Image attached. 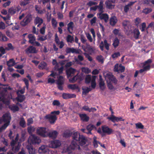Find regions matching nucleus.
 <instances>
[{
	"label": "nucleus",
	"instance_id": "nucleus-1",
	"mask_svg": "<svg viewBox=\"0 0 154 154\" xmlns=\"http://www.w3.org/2000/svg\"><path fill=\"white\" fill-rule=\"evenodd\" d=\"M11 90V88L9 86H7L6 87L0 88V100L6 104H9V101L7 98V91Z\"/></svg>",
	"mask_w": 154,
	"mask_h": 154
},
{
	"label": "nucleus",
	"instance_id": "nucleus-2",
	"mask_svg": "<svg viewBox=\"0 0 154 154\" xmlns=\"http://www.w3.org/2000/svg\"><path fill=\"white\" fill-rule=\"evenodd\" d=\"M72 138L74 140H75L79 142L80 145L82 146L85 145L87 141V138L83 135H81L77 132L73 133L72 135Z\"/></svg>",
	"mask_w": 154,
	"mask_h": 154
},
{
	"label": "nucleus",
	"instance_id": "nucleus-3",
	"mask_svg": "<svg viewBox=\"0 0 154 154\" xmlns=\"http://www.w3.org/2000/svg\"><path fill=\"white\" fill-rule=\"evenodd\" d=\"M60 113L59 111L52 112L51 114L46 116L45 118L51 124H53L57 119V115H59Z\"/></svg>",
	"mask_w": 154,
	"mask_h": 154
},
{
	"label": "nucleus",
	"instance_id": "nucleus-4",
	"mask_svg": "<svg viewBox=\"0 0 154 154\" xmlns=\"http://www.w3.org/2000/svg\"><path fill=\"white\" fill-rule=\"evenodd\" d=\"M96 76H91L90 75H87L85 78V82L88 84L91 82V86L92 88L94 89L96 86Z\"/></svg>",
	"mask_w": 154,
	"mask_h": 154
},
{
	"label": "nucleus",
	"instance_id": "nucleus-5",
	"mask_svg": "<svg viewBox=\"0 0 154 154\" xmlns=\"http://www.w3.org/2000/svg\"><path fill=\"white\" fill-rule=\"evenodd\" d=\"M18 139V135L17 134L15 138V140H12L11 142L12 151L15 152L18 151L20 149V145L19 143H18L17 142Z\"/></svg>",
	"mask_w": 154,
	"mask_h": 154
},
{
	"label": "nucleus",
	"instance_id": "nucleus-6",
	"mask_svg": "<svg viewBox=\"0 0 154 154\" xmlns=\"http://www.w3.org/2000/svg\"><path fill=\"white\" fill-rule=\"evenodd\" d=\"M152 62V61L151 59H149L143 63V68L139 70V73H142L144 72L149 70L150 69V64Z\"/></svg>",
	"mask_w": 154,
	"mask_h": 154
},
{
	"label": "nucleus",
	"instance_id": "nucleus-7",
	"mask_svg": "<svg viewBox=\"0 0 154 154\" xmlns=\"http://www.w3.org/2000/svg\"><path fill=\"white\" fill-rule=\"evenodd\" d=\"M48 129L45 128L38 127L37 129L36 132L37 134L43 137H46L48 134Z\"/></svg>",
	"mask_w": 154,
	"mask_h": 154
},
{
	"label": "nucleus",
	"instance_id": "nucleus-8",
	"mask_svg": "<svg viewBox=\"0 0 154 154\" xmlns=\"http://www.w3.org/2000/svg\"><path fill=\"white\" fill-rule=\"evenodd\" d=\"M11 119V117L9 113L7 112L4 114L2 118H0V124H1L3 122H5V124H7L8 126L10 122V120Z\"/></svg>",
	"mask_w": 154,
	"mask_h": 154
},
{
	"label": "nucleus",
	"instance_id": "nucleus-9",
	"mask_svg": "<svg viewBox=\"0 0 154 154\" xmlns=\"http://www.w3.org/2000/svg\"><path fill=\"white\" fill-rule=\"evenodd\" d=\"M28 141L33 144H38L40 143L41 140L39 137L34 134H32L29 137Z\"/></svg>",
	"mask_w": 154,
	"mask_h": 154
},
{
	"label": "nucleus",
	"instance_id": "nucleus-10",
	"mask_svg": "<svg viewBox=\"0 0 154 154\" xmlns=\"http://www.w3.org/2000/svg\"><path fill=\"white\" fill-rule=\"evenodd\" d=\"M61 144V143L59 140H56L51 141L49 144V146L51 148H56L60 146Z\"/></svg>",
	"mask_w": 154,
	"mask_h": 154
},
{
	"label": "nucleus",
	"instance_id": "nucleus-11",
	"mask_svg": "<svg viewBox=\"0 0 154 154\" xmlns=\"http://www.w3.org/2000/svg\"><path fill=\"white\" fill-rule=\"evenodd\" d=\"M31 17L29 15H28L20 22V24L22 26H24L27 25L31 21Z\"/></svg>",
	"mask_w": 154,
	"mask_h": 154
},
{
	"label": "nucleus",
	"instance_id": "nucleus-12",
	"mask_svg": "<svg viewBox=\"0 0 154 154\" xmlns=\"http://www.w3.org/2000/svg\"><path fill=\"white\" fill-rule=\"evenodd\" d=\"M104 46L107 50L109 49V45L108 43L107 40L106 39L104 40V42L103 41H101L99 45V47L101 51L103 50Z\"/></svg>",
	"mask_w": 154,
	"mask_h": 154
},
{
	"label": "nucleus",
	"instance_id": "nucleus-13",
	"mask_svg": "<svg viewBox=\"0 0 154 154\" xmlns=\"http://www.w3.org/2000/svg\"><path fill=\"white\" fill-rule=\"evenodd\" d=\"M125 70V67L122 66L121 65H119L118 64H116L115 66L114 71L115 72H122L124 71Z\"/></svg>",
	"mask_w": 154,
	"mask_h": 154
},
{
	"label": "nucleus",
	"instance_id": "nucleus-14",
	"mask_svg": "<svg viewBox=\"0 0 154 154\" xmlns=\"http://www.w3.org/2000/svg\"><path fill=\"white\" fill-rule=\"evenodd\" d=\"M82 76L77 74L76 75L72 78H69V81L70 82L74 83L77 80H78L79 82H80L82 81Z\"/></svg>",
	"mask_w": 154,
	"mask_h": 154
},
{
	"label": "nucleus",
	"instance_id": "nucleus-15",
	"mask_svg": "<svg viewBox=\"0 0 154 154\" xmlns=\"http://www.w3.org/2000/svg\"><path fill=\"white\" fill-rule=\"evenodd\" d=\"M107 119L110 120L113 122H118L119 121H124V119H123L122 117H116L113 115H112L110 117H107Z\"/></svg>",
	"mask_w": 154,
	"mask_h": 154
},
{
	"label": "nucleus",
	"instance_id": "nucleus-16",
	"mask_svg": "<svg viewBox=\"0 0 154 154\" xmlns=\"http://www.w3.org/2000/svg\"><path fill=\"white\" fill-rule=\"evenodd\" d=\"M102 129L103 132L106 133L108 135L111 134L113 131L111 128H109L106 125L103 126L102 127Z\"/></svg>",
	"mask_w": 154,
	"mask_h": 154
},
{
	"label": "nucleus",
	"instance_id": "nucleus-17",
	"mask_svg": "<svg viewBox=\"0 0 154 154\" xmlns=\"http://www.w3.org/2000/svg\"><path fill=\"white\" fill-rule=\"evenodd\" d=\"M107 77L115 84L117 83L118 81L116 77L111 73H108L106 74Z\"/></svg>",
	"mask_w": 154,
	"mask_h": 154
},
{
	"label": "nucleus",
	"instance_id": "nucleus-18",
	"mask_svg": "<svg viewBox=\"0 0 154 154\" xmlns=\"http://www.w3.org/2000/svg\"><path fill=\"white\" fill-rule=\"evenodd\" d=\"M74 23L72 21H70L67 24V30L70 34H72L74 30Z\"/></svg>",
	"mask_w": 154,
	"mask_h": 154
},
{
	"label": "nucleus",
	"instance_id": "nucleus-19",
	"mask_svg": "<svg viewBox=\"0 0 154 154\" xmlns=\"http://www.w3.org/2000/svg\"><path fill=\"white\" fill-rule=\"evenodd\" d=\"M76 72L75 69L70 68L66 70V74L68 78L73 75Z\"/></svg>",
	"mask_w": 154,
	"mask_h": 154
},
{
	"label": "nucleus",
	"instance_id": "nucleus-20",
	"mask_svg": "<svg viewBox=\"0 0 154 154\" xmlns=\"http://www.w3.org/2000/svg\"><path fill=\"white\" fill-rule=\"evenodd\" d=\"M98 14L99 18L101 20H103L105 22H107L109 20V17L108 14H102L99 13Z\"/></svg>",
	"mask_w": 154,
	"mask_h": 154
},
{
	"label": "nucleus",
	"instance_id": "nucleus-21",
	"mask_svg": "<svg viewBox=\"0 0 154 154\" xmlns=\"http://www.w3.org/2000/svg\"><path fill=\"white\" fill-rule=\"evenodd\" d=\"M62 96L64 99H68L69 98L75 97L76 95L74 94L63 93L62 94Z\"/></svg>",
	"mask_w": 154,
	"mask_h": 154
},
{
	"label": "nucleus",
	"instance_id": "nucleus-22",
	"mask_svg": "<svg viewBox=\"0 0 154 154\" xmlns=\"http://www.w3.org/2000/svg\"><path fill=\"white\" fill-rule=\"evenodd\" d=\"M20 8L19 6H17L15 8H11L8 10L9 13L11 14H13L15 13L16 12L19 11Z\"/></svg>",
	"mask_w": 154,
	"mask_h": 154
},
{
	"label": "nucleus",
	"instance_id": "nucleus-23",
	"mask_svg": "<svg viewBox=\"0 0 154 154\" xmlns=\"http://www.w3.org/2000/svg\"><path fill=\"white\" fill-rule=\"evenodd\" d=\"M37 51L36 49L35 48L32 46H30L27 48L26 50L27 53H36Z\"/></svg>",
	"mask_w": 154,
	"mask_h": 154
},
{
	"label": "nucleus",
	"instance_id": "nucleus-24",
	"mask_svg": "<svg viewBox=\"0 0 154 154\" xmlns=\"http://www.w3.org/2000/svg\"><path fill=\"white\" fill-rule=\"evenodd\" d=\"M81 120L84 122H87L89 119V117L85 114H79Z\"/></svg>",
	"mask_w": 154,
	"mask_h": 154
},
{
	"label": "nucleus",
	"instance_id": "nucleus-25",
	"mask_svg": "<svg viewBox=\"0 0 154 154\" xmlns=\"http://www.w3.org/2000/svg\"><path fill=\"white\" fill-rule=\"evenodd\" d=\"M136 2H129L127 5H125L124 7V11L127 13L129 11L131 7Z\"/></svg>",
	"mask_w": 154,
	"mask_h": 154
},
{
	"label": "nucleus",
	"instance_id": "nucleus-26",
	"mask_svg": "<svg viewBox=\"0 0 154 154\" xmlns=\"http://www.w3.org/2000/svg\"><path fill=\"white\" fill-rule=\"evenodd\" d=\"M70 148L72 149H80V147L79 145L77 144L75 142L72 141L70 146Z\"/></svg>",
	"mask_w": 154,
	"mask_h": 154
},
{
	"label": "nucleus",
	"instance_id": "nucleus-27",
	"mask_svg": "<svg viewBox=\"0 0 154 154\" xmlns=\"http://www.w3.org/2000/svg\"><path fill=\"white\" fill-rule=\"evenodd\" d=\"M118 21L117 18L115 16L112 17L110 19V24L112 26L116 25Z\"/></svg>",
	"mask_w": 154,
	"mask_h": 154
},
{
	"label": "nucleus",
	"instance_id": "nucleus-28",
	"mask_svg": "<svg viewBox=\"0 0 154 154\" xmlns=\"http://www.w3.org/2000/svg\"><path fill=\"white\" fill-rule=\"evenodd\" d=\"M27 148L28 150L29 153V154H35V149L33 148L32 146H27Z\"/></svg>",
	"mask_w": 154,
	"mask_h": 154
},
{
	"label": "nucleus",
	"instance_id": "nucleus-29",
	"mask_svg": "<svg viewBox=\"0 0 154 154\" xmlns=\"http://www.w3.org/2000/svg\"><path fill=\"white\" fill-rule=\"evenodd\" d=\"M58 134L57 132L56 131H54L48 133V135L49 137L53 138H55Z\"/></svg>",
	"mask_w": 154,
	"mask_h": 154
},
{
	"label": "nucleus",
	"instance_id": "nucleus-30",
	"mask_svg": "<svg viewBox=\"0 0 154 154\" xmlns=\"http://www.w3.org/2000/svg\"><path fill=\"white\" fill-rule=\"evenodd\" d=\"M134 34V36L136 39H137L139 38L140 34L139 30L137 29H135L133 30Z\"/></svg>",
	"mask_w": 154,
	"mask_h": 154
},
{
	"label": "nucleus",
	"instance_id": "nucleus-31",
	"mask_svg": "<svg viewBox=\"0 0 154 154\" xmlns=\"http://www.w3.org/2000/svg\"><path fill=\"white\" fill-rule=\"evenodd\" d=\"M28 37L29 39V42L32 44H34L35 40V37L32 34H29L28 35Z\"/></svg>",
	"mask_w": 154,
	"mask_h": 154
},
{
	"label": "nucleus",
	"instance_id": "nucleus-32",
	"mask_svg": "<svg viewBox=\"0 0 154 154\" xmlns=\"http://www.w3.org/2000/svg\"><path fill=\"white\" fill-rule=\"evenodd\" d=\"M16 64L13 59H11L7 62V64L8 67H11Z\"/></svg>",
	"mask_w": 154,
	"mask_h": 154
},
{
	"label": "nucleus",
	"instance_id": "nucleus-33",
	"mask_svg": "<svg viewBox=\"0 0 154 154\" xmlns=\"http://www.w3.org/2000/svg\"><path fill=\"white\" fill-rule=\"evenodd\" d=\"M9 107L13 112H15L18 111L19 108L18 106L14 104L10 105L9 106Z\"/></svg>",
	"mask_w": 154,
	"mask_h": 154
},
{
	"label": "nucleus",
	"instance_id": "nucleus-34",
	"mask_svg": "<svg viewBox=\"0 0 154 154\" xmlns=\"http://www.w3.org/2000/svg\"><path fill=\"white\" fill-rule=\"evenodd\" d=\"M38 151L40 153H45L47 152L46 147L45 145H42L39 148Z\"/></svg>",
	"mask_w": 154,
	"mask_h": 154
},
{
	"label": "nucleus",
	"instance_id": "nucleus-35",
	"mask_svg": "<svg viewBox=\"0 0 154 154\" xmlns=\"http://www.w3.org/2000/svg\"><path fill=\"white\" fill-rule=\"evenodd\" d=\"M105 4L107 7L109 9H111L114 8V5L112 4L111 1L109 0L106 1L105 2Z\"/></svg>",
	"mask_w": 154,
	"mask_h": 154
},
{
	"label": "nucleus",
	"instance_id": "nucleus-36",
	"mask_svg": "<svg viewBox=\"0 0 154 154\" xmlns=\"http://www.w3.org/2000/svg\"><path fill=\"white\" fill-rule=\"evenodd\" d=\"M97 8L98 9L99 11L100 12V13H102L103 12V4L102 2H100L99 5H97Z\"/></svg>",
	"mask_w": 154,
	"mask_h": 154
},
{
	"label": "nucleus",
	"instance_id": "nucleus-37",
	"mask_svg": "<svg viewBox=\"0 0 154 154\" xmlns=\"http://www.w3.org/2000/svg\"><path fill=\"white\" fill-rule=\"evenodd\" d=\"M47 66V63L45 62H42L39 64L38 67L40 69H45Z\"/></svg>",
	"mask_w": 154,
	"mask_h": 154
},
{
	"label": "nucleus",
	"instance_id": "nucleus-38",
	"mask_svg": "<svg viewBox=\"0 0 154 154\" xmlns=\"http://www.w3.org/2000/svg\"><path fill=\"white\" fill-rule=\"evenodd\" d=\"M43 22V19L38 17H37L34 20L35 24L36 25L38 23L42 24Z\"/></svg>",
	"mask_w": 154,
	"mask_h": 154
},
{
	"label": "nucleus",
	"instance_id": "nucleus-39",
	"mask_svg": "<svg viewBox=\"0 0 154 154\" xmlns=\"http://www.w3.org/2000/svg\"><path fill=\"white\" fill-rule=\"evenodd\" d=\"M74 39L73 37L70 35H68L66 38V41L68 42H70V43L73 42L74 41Z\"/></svg>",
	"mask_w": 154,
	"mask_h": 154
},
{
	"label": "nucleus",
	"instance_id": "nucleus-40",
	"mask_svg": "<svg viewBox=\"0 0 154 154\" xmlns=\"http://www.w3.org/2000/svg\"><path fill=\"white\" fill-rule=\"evenodd\" d=\"M58 80L57 81V84H63L64 83V78L62 76H59L57 77Z\"/></svg>",
	"mask_w": 154,
	"mask_h": 154
},
{
	"label": "nucleus",
	"instance_id": "nucleus-41",
	"mask_svg": "<svg viewBox=\"0 0 154 154\" xmlns=\"http://www.w3.org/2000/svg\"><path fill=\"white\" fill-rule=\"evenodd\" d=\"M0 40L2 41H6L8 40V38L2 32H0Z\"/></svg>",
	"mask_w": 154,
	"mask_h": 154
},
{
	"label": "nucleus",
	"instance_id": "nucleus-42",
	"mask_svg": "<svg viewBox=\"0 0 154 154\" xmlns=\"http://www.w3.org/2000/svg\"><path fill=\"white\" fill-rule=\"evenodd\" d=\"M119 40L117 38H116L114 39L113 41L112 45L114 47L116 48L119 45Z\"/></svg>",
	"mask_w": 154,
	"mask_h": 154
},
{
	"label": "nucleus",
	"instance_id": "nucleus-43",
	"mask_svg": "<svg viewBox=\"0 0 154 154\" xmlns=\"http://www.w3.org/2000/svg\"><path fill=\"white\" fill-rule=\"evenodd\" d=\"M18 97L17 98V101L19 102H22L25 99V97L24 95L18 94Z\"/></svg>",
	"mask_w": 154,
	"mask_h": 154
},
{
	"label": "nucleus",
	"instance_id": "nucleus-44",
	"mask_svg": "<svg viewBox=\"0 0 154 154\" xmlns=\"http://www.w3.org/2000/svg\"><path fill=\"white\" fill-rule=\"evenodd\" d=\"M19 124L20 126L23 128H24L26 127V122L24 118H21Z\"/></svg>",
	"mask_w": 154,
	"mask_h": 154
},
{
	"label": "nucleus",
	"instance_id": "nucleus-45",
	"mask_svg": "<svg viewBox=\"0 0 154 154\" xmlns=\"http://www.w3.org/2000/svg\"><path fill=\"white\" fill-rule=\"evenodd\" d=\"M99 85L100 88L102 90H103L105 88V83L103 80L99 81Z\"/></svg>",
	"mask_w": 154,
	"mask_h": 154
},
{
	"label": "nucleus",
	"instance_id": "nucleus-46",
	"mask_svg": "<svg viewBox=\"0 0 154 154\" xmlns=\"http://www.w3.org/2000/svg\"><path fill=\"white\" fill-rule=\"evenodd\" d=\"M27 130L29 133L32 135V133L35 131V128L34 127L30 126L28 128Z\"/></svg>",
	"mask_w": 154,
	"mask_h": 154
},
{
	"label": "nucleus",
	"instance_id": "nucleus-47",
	"mask_svg": "<svg viewBox=\"0 0 154 154\" xmlns=\"http://www.w3.org/2000/svg\"><path fill=\"white\" fill-rule=\"evenodd\" d=\"M96 0H91L89 2L87 3V5L88 6H91L93 5H96L97 4V3L95 2V1Z\"/></svg>",
	"mask_w": 154,
	"mask_h": 154
},
{
	"label": "nucleus",
	"instance_id": "nucleus-48",
	"mask_svg": "<svg viewBox=\"0 0 154 154\" xmlns=\"http://www.w3.org/2000/svg\"><path fill=\"white\" fill-rule=\"evenodd\" d=\"M136 128L137 129H143L144 128V126L142 125L141 123L139 122L135 124Z\"/></svg>",
	"mask_w": 154,
	"mask_h": 154
},
{
	"label": "nucleus",
	"instance_id": "nucleus-49",
	"mask_svg": "<svg viewBox=\"0 0 154 154\" xmlns=\"http://www.w3.org/2000/svg\"><path fill=\"white\" fill-rule=\"evenodd\" d=\"M68 87L69 88L74 90L75 89H77L78 88V87L77 85L76 84H74V85H68Z\"/></svg>",
	"mask_w": 154,
	"mask_h": 154
},
{
	"label": "nucleus",
	"instance_id": "nucleus-50",
	"mask_svg": "<svg viewBox=\"0 0 154 154\" xmlns=\"http://www.w3.org/2000/svg\"><path fill=\"white\" fill-rule=\"evenodd\" d=\"M82 72L86 73H89L91 72V70L87 67H82Z\"/></svg>",
	"mask_w": 154,
	"mask_h": 154
},
{
	"label": "nucleus",
	"instance_id": "nucleus-51",
	"mask_svg": "<svg viewBox=\"0 0 154 154\" xmlns=\"http://www.w3.org/2000/svg\"><path fill=\"white\" fill-rule=\"evenodd\" d=\"M86 35L89 41L90 42H93V40L90 34L89 33H86Z\"/></svg>",
	"mask_w": 154,
	"mask_h": 154
},
{
	"label": "nucleus",
	"instance_id": "nucleus-52",
	"mask_svg": "<svg viewBox=\"0 0 154 154\" xmlns=\"http://www.w3.org/2000/svg\"><path fill=\"white\" fill-rule=\"evenodd\" d=\"M95 128V126L92 124H89L87 126L86 128L88 130L90 131L91 132V131L93 130Z\"/></svg>",
	"mask_w": 154,
	"mask_h": 154
},
{
	"label": "nucleus",
	"instance_id": "nucleus-53",
	"mask_svg": "<svg viewBox=\"0 0 154 154\" xmlns=\"http://www.w3.org/2000/svg\"><path fill=\"white\" fill-rule=\"evenodd\" d=\"M129 22L128 21L125 20L123 21L122 25L125 29H126L128 26L129 24Z\"/></svg>",
	"mask_w": 154,
	"mask_h": 154
},
{
	"label": "nucleus",
	"instance_id": "nucleus-54",
	"mask_svg": "<svg viewBox=\"0 0 154 154\" xmlns=\"http://www.w3.org/2000/svg\"><path fill=\"white\" fill-rule=\"evenodd\" d=\"M83 92L85 94H87L89 92V91H91L92 90L90 86L89 87H87L83 89Z\"/></svg>",
	"mask_w": 154,
	"mask_h": 154
},
{
	"label": "nucleus",
	"instance_id": "nucleus-55",
	"mask_svg": "<svg viewBox=\"0 0 154 154\" xmlns=\"http://www.w3.org/2000/svg\"><path fill=\"white\" fill-rule=\"evenodd\" d=\"M5 53V50L2 47H0V58Z\"/></svg>",
	"mask_w": 154,
	"mask_h": 154
},
{
	"label": "nucleus",
	"instance_id": "nucleus-56",
	"mask_svg": "<svg viewBox=\"0 0 154 154\" xmlns=\"http://www.w3.org/2000/svg\"><path fill=\"white\" fill-rule=\"evenodd\" d=\"M152 11V10L151 8H146L143 10L142 12L146 14H147L149 13H150Z\"/></svg>",
	"mask_w": 154,
	"mask_h": 154
},
{
	"label": "nucleus",
	"instance_id": "nucleus-57",
	"mask_svg": "<svg viewBox=\"0 0 154 154\" xmlns=\"http://www.w3.org/2000/svg\"><path fill=\"white\" fill-rule=\"evenodd\" d=\"M75 63V61H72L69 62L65 64V67H69L70 66H72V65H73Z\"/></svg>",
	"mask_w": 154,
	"mask_h": 154
},
{
	"label": "nucleus",
	"instance_id": "nucleus-58",
	"mask_svg": "<svg viewBox=\"0 0 154 154\" xmlns=\"http://www.w3.org/2000/svg\"><path fill=\"white\" fill-rule=\"evenodd\" d=\"M144 3L147 5H150V4L152 3L154 5V0H152L151 1L149 0H144L143 1Z\"/></svg>",
	"mask_w": 154,
	"mask_h": 154
},
{
	"label": "nucleus",
	"instance_id": "nucleus-59",
	"mask_svg": "<svg viewBox=\"0 0 154 154\" xmlns=\"http://www.w3.org/2000/svg\"><path fill=\"white\" fill-rule=\"evenodd\" d=\"M51 23L52 26L54 27H55L57 26V22L56 20L54 18H53L51 20Z\"/></svg>",
	"mask_w": 154,
	"mask_h": 154
},
{
	"label": "nucleus",
	"instance_id": "nucleus-60",
	"mask_svg": "<svg viewBox=\"0 0 154 154\" xmlns=\"http://www.w3.org/2000/svg\"><path fill=\"white\" fill-rule=\"evenodd\" d=\"M120 54L119 52H115L112 54L111 56L113 58H115L120 56Z\"/></svg>",
	"mask_w": 154,
	"mask_h": 154
},
{
	"label": "nucleus",
	"instance_id": "nucleus-61",
	"mask_svg": "<svg viewBox=\"0 0 154 154\" xmlns=\"http://www.w3.org/2000/svg\"><path fill=\"white\" fill-rule=\"evenodd\" d=\"M81 131L82 132L86 133L88 134H91V132L90 131L88 130L86 128L85 129H81Z\"/></svg>",
	"mask_w": 154,
	"mask_h": 154
},
{
	"label": "nucleus",
	"instance_id": "nucleus-62",
	"mask_svg": "<svg viewBox=\"0 0 154 154\" xmlns=\"http://www.w3.org/2000/svg\"><path fill=\"white\" fill-rule=\"evenodd\" d=\"M112 32L115 35H120V33L119 32V31L118 29H115Z\"/></svg>",
	"mask_w": 154,
	"mask_h": 154
},
{
	"label": "nucleus",
	"instance_id": "nucleus-63",
	"mask_svg": "<svg viewBox=\"0 0 154 154\" xmlns=\"http://www.w3.org/2000/svg\"><path fill=\"white\" fill-rule=\"evenodd\" d=\"M46 39V36H39L37 40L40 41H43L45 40Z\"/></svg>",
	"mask_w": 154,
	"mask_h": 154
},
{
	"label": "nucleus",
	"instance_id": "nucleus-64",
	"mask_svg": "<svg viewBox=\"0 0 154 154\" xmlns=\"http://www.w3.org/2000/svg\"><path fill=\"white\" fill-rule=\"evenodd\" d=\"M52 104L54 106H59L60 104V103L59 102V100H55L53 101Z\"/></svg>",
	"mask_w": 154,
	"mask_h": 154
}]
</instances>
